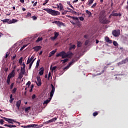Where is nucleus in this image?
I'll return each instance as SVG.
<instances>
[{
    "label": "nucleus",
    "mask_w": 128,
    "mask_h": 128,
    "mask_svg": "<svg viewBox=\"0 0 128 128\" xmlns=\"http://www.w3.org/2000/svg\"><path fill=\"white\" fill-rule=\"evenodd\" d=\"M68 18H70L71 19L70 20V22L71 24H72L74 26V24H76L78 26H80V22L78 20V18L76 16H68Z\"/></svg>",
    "instance_id": "f257e3e1"
},
{
    "label": "nucleus",
    "mask_w": 128,
    "mask_h": 128,
    "mask_svg": "<svg viewBox=\"0 0 128 128\" xmlns=\"http://www.w3.org/2000/svg\"><path fill=\"white\" fill-rule=\"evenodd\" d=\"M51 86L52 90L50 92V98L48 100L47 99L46 100L44 101V104H48L52 100V96H54V90H56V87H54L52 84H51Z\"/></svg>",
    "instance_id": "f03ea898"
},
{
    "label": "nucleus",
    "mask_w": 128,
    "mask_h": 128,
    "mask_svg": "<svg viewBox=\"0 0 128 128\" xmlns=\"http://www.w3.org/2000/svg\"><path fill=\"white\" fill-rule=\"evenodd\" d=\"M43 10L46 12L48 14H52V16H58L60 14V12L52 10V9H50L48 8H43Z\"/></svg>",
    "instance_id": "7ed1b4c3"
},
{
    "label": "nucleus",
    "mask_w": 128,
    "mask_h": 128,
    "mask_svg": "<svg viewBox=\"0 0 128 128\" xmlns=\"http://www.w3.org/2000/svg\"><path fill=\"white\" fill-rule=\"evenodd\" d=\"M14 76H16V70H13L8 76L6 80L7 84H10V78H14Z\"/></svg>",
    "instance_id": "20e7f679"
},
{
    "label": "nucleus",
    "mask_w": 128,
    "mask_h": 128,
    "mask_svg": "<svg viewBox=\"0 0 128 128\" xmlns=\"http://www.w3.org/2000/svg\"><path fill=\"white\" fill-rule=\"evenodd\" d=\"M102 16H104V12H100V22L101 24H106L110 22V20L106 19L104 18H102Z\"/></svg>",
    "instance_id": "39448f33"
},
{
    "label": "nucleus",
    "mask_w": 128,
    "mask_h": 128,
    "mask_svg": "<svg viewBox=\"0 0 128 128\" xmlns=\"http://www.w3.org/2000/svg\"><path fill=\"white\" fill-rule=\"evenodd\" d=\"M112 34L114 36H115L116 38L118 36H120V30H112Z\"/></svg>",
    "instance_id": "423d86ee"
},
{
    "label": "nucleus",
    "mask_w": 128,
    "mask_h": 128,
    "mask_svg": "<svg viewBox=\"0 0 128 128\" xmlns=\"http://www.w3.org/2000/svg\"><path fill=\"white\" fill-rule=\"evenodd\" d=\"M65 55H66V52L62 51L60 53L56 54V58H58V56H62V58H66Z\"/></svg>",
    "instance_id": "0eeeda50"
},
{
    "label": "nucleus",
    "mask_w": 128,
    "mask_h": 128,
    "mask_svg": "<svg viewBox=\"0 0 128 128\" xmlns=\"http://www.w3.org/2000/svg\"><path fill=\"white\" fill-rule=\"evenodd\" d=\"M73 56H74V54L72 52L69 51V52H67V53L66 52L65 58H72V57Z\"/></svg>",
    "instance_id": "6e6552de"
},
{
    "label": "nucleus",
    "mask_w": 128,
    "mask_h": 128,
    "mask_svg": "<svg viewBox=\"0 0 128 128\" xmlns=\"http://www.w3.org/2000/svg\"><path fill=\"white\" fill-rule=\"evenodd\" d=\"M22 128H38V126L36 124H32L28 125L27 126H22Z\"/></svg>",
    "instance_id": "1a4fd4ad"
},
{
    "label": "nucleus",
    "mask_w": 128,
    "mask_h": 128,
    "mask_svg": "<svg viewBox=\"0 0 128 128\" xmlns=\"http://www.w3.org/2000/svg\"><path fill=\"white\" fill-rule=\"evenodd\" d=\"M37 82H36L37 86H42V80L40 79V76H37L36 77Z\"/></svg>",
    "instance_id": "9d476101"
},
{
    "label": "nucleus",
    "mask_w": 128,
    "mask_h": 128,
    "mask_svg": "<svg viewBox=\"0 0 128 128\" xmlns=\"http://www.w3.org/2000/svg\"><path fill=\"white\" fill-rule=\"evenodd\" d=\"M54 36L53 37V36H52L50 38V40H56L59 36V33L58 32H54Z\"/></svg>",
    "instance_id": "9b49d317"
},
{
    "label": "nucleus",
    "mask_w": 128,
    "mask_h": 128,
    "mask_svg": "<svg viewBox=\"0 0 128 128\" xmlns=\"http://www.w3.org/2000/svg\"><path fill=\"white\" fill-rule=\"evenodd\" d=\"M10 120H8V124H13L14 122H16V124H18L19 126L20 124V122L16 121L14 119L10 118Z\"/></svg>",
    "instance_id": "f8f14e48"
},
{
    "label": "nucleus",
    "mask_w": 128,
    "mask_h": 128,
    "mask_svg": "<svg viewBox=\"0 0 128 128\" xmlns=\"http://www.w3.org/2000/svg\"><path fill=\"white\" fill-rule=\"evenodd\" d=\"M32 50H34V52H38V50H42V46H36L33 47Z\"/></svg>",
    "instance_id": "ddd939ff"
},
{
    "label": "nucleus",
    "mask_w": 128,
    "mask_h": 128,
    "mask_svg": "<svg viewBox=\"0 0 128 128\" xmlns=\"http://www.w3.org/2000/svg\"><path fill=\"white\" fill-rule=\"evenodd\" d=\"M21 104H22L21 100H19L16 102V108H18V110L20 109V106Z\"/></svg>",
    "instance_id": "4468645a"
},
{
    "label": "nucleus",
    "mask_w": 128,
    "mask_h": 128,
    "mask_svg": "<svg viewBox=\"0 0 128 128\" xmlns=\"http://www.w3.org/2000/svg\"><path fill=\"white\" fill-rule=\"evenodd\" d=\"M4 126H8V128H16V126L14 124H4Z\"/></svg>",
    "instance_id": "2eb2a0df"
},
{
    "label": "nucleus",
    "mask_w": 128,
    "mask_h": 128,
    "mask_svg": "<svg viewBox=\"0 0 128 128\" xmlns=\"http://www.w3.org/2000/svg\"><path fill=\"white\" fill-rule=\"evenodd\" d=\"M105 40L107 42H108V44H112V40H110V38L108 36H106V37L105 38Z\"/></svg>",
    "instance_id": "dca6fc26"
},
{
    "label": "nucleus",
    "mask_w": 128,
    "mask_h": 128,
    "mask_svg": "<svg viewBox=\"0 0 128 128\" xmlns=\"http://www.w3.org/2000/svg\"><path fill=\"white\" fill-rule=\"evenodd\" d=\"M44 67H42L40 68V71L39 72L40 76H42L44 74Z\"/></svg>",
    "instance_id": "f3484780"
},
{
    "label": "nucleus",
    "mask_w": 128,
    "mask_h": 128,
    "mask_svg": "<svg viewBox=\"0 0 128 128\" xmlns=\"http://www.w3.org/2000/svg\"><path fill=\"white\" fill-rule=\"evenodd\" d=\"M24 73L20 72L18 74V80H22V77L24 76Z\"/></svg>",
    "instance_id": "a211bd4d"
},
{
    "label": "nucleus",
    "mask_w": 128,
    "mask_h": 128,
    "mask_svg": "<svg viewBox=\"0 0 128 128\" xmlns=\"http://www.w3.org/2000/svg\"><path fill=\"white\" fill-rule=\"evenodd\" d=\"M94 0H88L87 4L88 6H90V5L94 2Z\"/></svg>",
    "instance_id": "6ab92c4d"
},
{
    "label": "nucleus",
    "mask_w": 128,
    "mask_h": 128,
    "mask_svg": "<svg viewBox=\"0 0 128 128\" xmlns=\"http://www.w3.org/2000/svg\"><path fill=\"white\" fill-rule=\"evenodd\" d=\"M59 6L60 12H62V10H64V6L62 3H59Z\"/></svg>",
    "instance_id": "aec40b11"
},
{
    "label": "nucleus",
    "mask_w": 128,
    "mask_h": 128,
    "mask_svg": "<svg viewBox=\"0 0 128 128\" xmlns=\"http://www.w3.org/2000/svg\"><path fill=\"white\" fill-rule=\"evenodd\" d=\"M76 49V45H71L70 47L69 48V50H75Z\"/></svg>",
    "instance_id": "412c9836"
},
{
    "label": "nucleus",
    "mask_w": 128,
    "mask_h": 128,
    "mask_svg": "<svg viewBox=\"0 0 128 128\" xmlns=\"http://www.w3.org/2000/svg\"><path fill=\"white\" fill-rule=\"evenodd\" d=\"M82 43L81 42L78 41L77 42V47L78 48H80V46H82Z\"/></svg>",
    "instance_id": "4be33fe9"
},
{
    "label": "nucleus",
    "mask_w": 128,
    "mask_h": 128,
    "mask_svg": "<svg viewBox=\"0 0 128 128\" xmlns=\"http://www.w3.org/2000/svg\"><path fill=\"white\" fill-rule=\"evenodd\" d=\"M76 62V60H72L68 64V66H72V64H74V62Z\"/></svg>",
    "instance_id": "5701e85b"
},
{
    "label": "nucleus",
    "mask_w": 128,
    "mask_h": 128,
    "mask_svg": "<svg viewBox=\"0 0 128 128\" xmlns=\"http://www.w3.org/2000/svg\"><path fill=\"white\" fill-rule=\"evenodd\" d=\"M116 12V10H113L112 13V16H118V13H114Z\"/></svg>",
    "instance_id": "b1692460"
},
{
    "label": "nucleus",
    "mask_w": 128,
    "mask_h": 128,
    "mask_svg": "<svg viewBox=\"0 0 128 128\" xmlns=\"http://www.w3.org/2000/svg\"><path fill=\"white\" fill-rule=\"evenodd\" d=\"M17 20L16 19H12V20H10L8 22V24H14V22H16Z\"/></svg>",
    "instance_id": "393cba45"
},
{
    "label": "nucleus",
    "mask_w": 128,
    "mask_h": 128,
    "mask_svg": "<svg viewBox=\"0 0 128 128\" xmlns=\"http://www.w3.org/2000/svg\"><path fill=\"white\" fill-rule=\"evenodd\" d=\"M42 37H39L36 40V42H42Z\"/></svg>",
    "instance_id": "a878e982"
},
{
    "label": "nucleus",
    "mask_w": 128,
    "mask_h": 128,
    "mask_svg": "<svg viewBox=\"0 0 128 128\" xmlns=\"http://www.w3.org/2000/svg\"><path fill=\"white\" fill-rule=\"evenodd\" d=\"M22 74H24V72H26V68H22V67L20 69V72Z\"/></svg>",
    "instance_id": "bb28decb"
},
{
    "label": "nucleus",
    "mask_w": 128,
    "mask_h": 128,
    "mask_svg": "<svg viewBox=\"0 0 128 128\" xmlns=\"http://www.w3.org/2000/svg\"><path fill=\"white\" fill-rule=\"evenodd\" d=\"M86 14H88V18L90 17V16H92V12H90L88 11V10H86Z\"/></svg>",
    "instance_id": "cd10ccee"
},
{
    "label": "nucleus",
    "mask_w": 128,
    "mask_h": 128,
    "mask_svg": "<svg viewBox=\"0 0 128 128\" xmlns=\"http://www.w3.org/2000/svg\"><path fill=\"white\" fill-rule=\"evenodd\" d=\"M30 110V106H28V107L26 108H25L26 112H27V113L29 112H30V111H29Z\"/></svg>",
    "instance_id": "c85d7f7f"
},
{
    "label": "nucleus",
    "mask_w": 128,
    "mask_h": 128,
    "mask_svg": "<svg viewBox=\"0 0 128 128\" xmlns=\"http://www.w3.org/2000/svg\"><path fill=\"white\" fill-rule=\"evenodd\" d=\"M10 19H4L2 20V22H8H8H10Z\"/></svg>",
    "instance_id": "c756f323"
},
{
    "label": "nucleus",
    "mask_w": 128,
    "mask_h": 128,
    "mask_svg": "<svg viewBox=\"0 0 128 128\" xmlns=\"http://www.w3.org/2000/svg\"><path fill=\"white\" fill-rule=\"evenodd\" d=\"M66 9L68 10V12H72V14H74V10H72V8H67Z\"/></svg>",
    "instance_id": "7c9ffc66"
},
{
    "label": "nucleus",
    "mask_w": 128,
    "mask_h": 128,
    "mask_svg": "<svg viewBox=\"0 0 128 128\" xmlns=\"http://www.w3.org/2000/svg\"><path fill=\"white\" fill-rule=\"evenodd\" d=\"M60 62H62V64H66V62H68V58L64 59V60H61Z\"/></svg>",
    "instance_id": "2f4dec72"
},
{
    "label": "nucleus",
    "mask_w": 128,
    "mask_h": 128,
    "mask_svg": "<svg viewBox=\"0 0 128 128\" xmlns=\"http://www.w3.org/2000/svg\"><path fill=\"white\" fill-rule=\"evenodd\" d=\"M40 60L38 59L36 62V68H38V66H40Z\"/></svg>",
    "instance_id": "473e14b6"
},
{
    "label": "nucleus",
    "mask_w": 128,
    "mask_h": 128,
    "mask_svg": "<svg viewBox=\"0 0 128 128\" xmlns=\"http://www.w3.org/2000/svg\"><path fill=\"white\" fill-rule=\"evenodd\" d=\"M32 60H30V57L28 58L27 62H26V64H30V62H32Z\"/></svg>",
    "instance_id": "72a5a7b5"
},
{
    "label": "nucleus",
    "mask_w": 128,
    "mask_h": 128,
    "mask_svg": "<svg viewBox=\"0 0 128 128\" xmlns=\"http://www.w3.org/2000/svg\"><path fill=\"white\" fill-rule=\"evenodd\" d=\"M16 88H14V89L12 90V93L13 94H16Z\"/></svg>",
    "instance_id": "f704fd0d"
},
{
    "label": "nucleus",
    "mask_w": 128,
    "mask_h": 128,
    "mask_svg": "<svg viewBox=\"0 0 128 128\" xmlns=\"http://www.w3.org/2000/svg\"><path fill=\"white\" fill-rule=\"evenodd\" d=\"M124 64V60H122V62L118 63V66H120L121 64Z\"/></svg>",
    "instance_id": "c9c22d12"
},
{
    "label": "nucleus",
    "mask_w": 128,
    "mask_h": 128,
    "mask_svg": "<svg viewBox=\"0 0 128 128\" xmlns=\"http://www.w3.org/2000/svg\"><path fill=\"white\" fill-rule=\"evenodd\" d=\"M113 44L114 46H118V42H116V41H114L113 42Z\"/></svg>",
    "instance_id": "e433bc0d"
},
{
    "label": "nucleus",
    "mask_w": 128,
    "mask_h": 128,
    "mask_svg": "<svg viewBox=\"0 0 128 128\" xmlns=\"http://www.w3.org/2000/svg\"><path fill=\"white\" fill-rule=\"evenodd\" d=\"M56 52V50H54L52 51V52H50V54L52 56H54Z\"/></svg>",
    "instance_id": "4c0bfd02"
},
{
    "label": "nucleus",
    "mask_w": 128,
    "mask_h": 128,
    "mask_svg": "<svg viewBox=\"0 0 128 128\" xmlns=\"http://www.w3.org/2000/svg\"><path fill=\"white\" fill-rule=\"evenodd\" d=\"M22 57H21L19 60L18 62L19 64H22Z\"/></svg>",
    "instance_id": "58836bf2"
},
{
    "label": "nucleus",
    "mask_w": 128,
    "mask_h": 128,
    "mask_svg": "<svg viewBox=\"0 0 128 128\" xmlns=\"http://www.w3.org/2000/svg\"><path fill=\"white\" fill-rule=\"evenodd\" d=\"M26 86H27V88H30V81H28L26 83Z\"/></svg>",
    "instance_id": "ea45409f"
},
{
    "label": "nucleus",
    "mask_w": 128,
    "mask_h": 128,
    "mask_svg": "<svg viewBox=\"0 0 128 128\" xmlns=\"http://www.w3.org/2000/svg\"><path fill=\"white\" fill-rule=\"evenodd\" d=\"M3 119L4 120H6V122H8V120H11L10 119L8 118H3Z\"/></svg>",
    "instance_id": "a19ab883"
},
{
    "label": "nucleus",
    "mask_w": 128,
    "mask_h": 128,
    "mask_svg": "<svg viewBox=\"0 0 128 128\" xmlns=\"http://www.w3.org/2000/svg\"><path fill=\"white\" fill-rule=\"evenodd\" d=\"M27 46V45H24L20 48V50L22 51V50H24V48Z\"/></svg>",
    "instance_id": "79ce46f5"
},
{
    "label": "nucleus",
    "mask_w": 128,
    "mask_h": 128,
    "mask_svg": "<svg viewBox=\"0 0 128 128\" xmlns=\"http://www.w3.org/2000/svg\"><path fill=\"white\" fill-rule=\"evenodd\" d=\"M49 0H45L44 2L42 4V6H46Z\"/></svg>",
    "instance_id": "37998d69"
},
{
    "label": "nucleus",
    "mask_w": 128,
    "mask_h": 128,
    "mask_svg": "<svg viewBox=\"0 0 128 128\" xmlns=\"http://www.w3.org/2000/svg\"><path fill=\"white\" fill-rule=\"evenodd\" d=\"M32 16V14L28 12L27 13V14L26 16L27 18H30V16Z\"/></svg>",
    "instance_id": "c03bdc74"
},
{
    "label": "nucleus",
    "mask_w": 128,
    "mask_h": 128,
    "mask_svg": "<svg viewBox=\"0 0 128 128\" xmlns=\"http://www.w3.org/2000/svg\"><path fill=\"white\" fill-rule=\"evenodd\" d=\"M4 120L2 119H0V124L2 125L4 124Z\"/></svg>",
    "instance_id": "a18cd8bd"
},
{
    "label": "nucleus",
    "mask_w": 128,
    "mask_h": 128,
    "mask_svg": "<svg viewBox=\"0 0 128 128\" xmlns=\"http://www.w3.org/2000/svg\"><path fill=\"white\" fill-rule=\"evenodd\" d=\"M66 12H68V10H64V12H62V16H64V14H66Z\"/></svg>",
    "instance_id": "49530a36"
},
{
    "label": "nucleus",
    "mask_w": 128,
    "mask_h": 128,
    "mask_svg": "<svg viewBox=\"0 0 128 128\" xmlns=\"http://www.w3.org/2000/svg\"><path fill=\"white\" fill-rule=\"evenodd\" d=\"M96 3H94V4H92V6H91V8H96Z\"/></svg>",
    "instance_id": "de8ad7c7"
},
{
    "label": "nucleus",
    "mask_w": 128,
    "mask_h": 128,
    "mask_svg": "<svg viewBox=\"0 0 128 128\" xmlns=\"http://www.w3.org/2000/svg\"><path fill=\"white\" fill-rule=\"evenodd\" d=\"M70 68V66H66L65 68H64L63 70L66 71V70H68V68Z\"/></svg>",
    "instance_id": "09e8293b"
},
{
    "label": "nucleus",
    "mask_w": 128,
    "mask_h": 128,
    "mask_svg": "<svg viewBox=\"0 0 128 128\" xmlns=\"http://www.w3.org/2000/svg\"><path fill=\"white\" fill-rule=\"evenodd\" d=\"M98 114V112H95L93 113L94 116H96Z\"/></svg>",
    "instance_id": "8fccbe9b"
},
{
    "label": "nucleus",
    "mask_w": 128,
    "mask_h": 128,
    "mask_svg": "<svg viewBox=\"0 0 128 128\" xmlns=\"http://www.w3.org/2000/svg\"><path fill=\"white\" fill-rule=\"evenodd\" d=\"M52 76V73L50 72H49L48 74V80H50V78Z\"/></svg>",
    "instance_id": "3c124183"
},
{
    "label": "nucleus",
    "mask_w": 128,
    "mask_h": 128,
    "mask_svg": "<svg viewBox=\"0 0 128 128\" xmlns=\"http://www.w3.org/2000/svg\"><path fill=\"white\" fill-rule=\"evenodd\" d=\"M88 42H90V41H88V40H87L85 42L84 44L86 46H88Z\"/></svg>",
    "instance_id": "603ef678"
},
{
    "label": "nucleus",
    "mask_w": 128,
    "mask_h": 128,
    "mask_svg": "<svg viewBox=\"0 0 128 128\" xmlns=\"http://www.w3.org/2000/svg\"><path fill=\"white\" fill-rule=\"evenodd\" d=\"M14 83L11 84V85L10 86V90H12V88H14Z\"/></svg>",
    "instance_id": "864d4df0"
},
{
    "label": "nucleus",
    "mask_w": 128,
    "mask_h": 128,
    "mask_svg": "<svg viewBox=\"0 0 128 128\" xmlns=\"http://www.w3.org/2000/svg\"><path fill=\"white\" fill-rule=\"evenodd\" d=\"M14 98H12V99H10V104H12V102H14Z\"/></svg>",
    "instance_id": "5fc2aeb1"
},
{
    "label": "nucleus",
    "mask_w": 128,
    "mask_h": 128,
    "mask_svg": "<svg viewBox=\"0 0 128 128\" xmlns=\"http://www.w3.org/2000/svg\"><path fill=\"white\" fill-rule=\"evenodd\" d=\"M33 64L30 62L29 64V70H30L32 68V66Z\"/></svg>",
    "instance_id": "6e6d98bb"
},
{
    "label": "nucleus",
    "mask_w": 128,
    "mask_h": 128,
    "mask_svg": "<svg viewBox=\"0 0 128 128\" xmlns=\"http://www.w3.org/2000/svg\"><path fill=\"white\" fill-rule=\"evenodd\" d=\"M32 18H33L34 20H37L38 18L36 16H33L32 17Z\"/></svg>",
    "instance_id": "4d7b16f0"
},
{
    "label": "nucleus",
    "mask_w": 128,
    "mask_h": 128,
    "mask_svg": "<svg viewBox=\"0 0 128 128\" xmlns=\"http://www.w3.org/2000/svg\"><path fill=\"white\" fill-rule=\"evenodd\" d=\"M38 38V34H36L34 36V38Z\"/></svg>",
    "instance_id": "13d9d810"
},
{
    "label": "nucleus",
    "mask_w": 128,
    "mask_h": 128,
    "mask_svg": "<svg viewBox=\"0 0 128 128\" xmlns=\"http://www.w3.org/2000/svg\"><path fill=\"white\" fill-rule=\"evenodd\" d=\"M22 66H23L22 68H26V64H24V62H22Z\"/></svg>",
    "instance_id": "bf43d9fd"
},
{
    "label": "nucleus",
    "mask_w": 128,
    "mask_h": 128,
    "mask_svg": "<svg viewBox=\"0 0 128 128\" xmlns=\"http://www.w3.org/2000/svg\"><path fill=\"white\" fill-rule=\"evenodd\" d=\"M55 24H62V23L60 22H58V21H56Z\"/></svg>",
    "instance_id": "052dcab7"
},
{
    "label": "nucleus",
    "mask_w": 128,
    "mask_h": 128,
    "mask_svg": "<svg viewBox=\"0 0 128 128\" xmlns=\"http://www.w3.org/2000/svg\"><path fill=\"white\" fill-rule=\"evenodd\" d=\"M16 58V55H14V56H13L12 58V60H14V58Z\"/></svg>",
    "instance_id": "680f3d73"
},
{
    "label": "nucleus",
    "mask_w": 128,
    "mask_h": 128,
    "mask_svg": "<svg viewBox=\"0 0 128 128\" xmlns=\"http://www.w3.org/2000/svg\"><path fill=\"white\" fill-rule=\"evenodd\" d=\"M80 20L82 21V20H84V17L80 16Z\"/></svg>",
    "instance_id": "e2e57ef3"
},
{
    "label": "nucleus",
    "mask_w": 128,
    "mask_h": 128,
    "mask_svg": "<svg viewBox=\"0 0 128 128\" xmlns=\"http://www.w3.org/2000/svg\"><path fill=\"white\" fill-rule=\"evenodd\" d=\"M56 66H54L52 68V70H56Z\"/></svg>",
    "instance_id": "0e129e2a"
},
{
    "label": "nucleus",
    "mask_w": 128,
    "mask_h": 128,
    "mask_svg": "<svg viewBox=\"0 0 128 128\" xmlns=\"http://www.w3.org/2000/svg\"><path fill=\"white\" fill-rule=\"evenodd\" d=\"M34 98H36V94H34L32 96V100H34Z\"/></svg>",
    "instance_id": "69168bd1"
},
{
    "label": "nucleus",
    "mask_w": 128,
    "mask_h": 128,
    "mask_svg": "<svg viewBox=\"0 0 128 128\" xmlns=\"http://www.w3.org/2000/svg\"><path fill=\"white\" fill-rule=\"evenodd\" d=\"M38 4V2H36L34 4H33V6H36Z\"/></svg>",
    "instance_id": "338daca9"
},
{
    "label": "nucleus",
    "mask_w": 128,
    "mask_h": 128,
    "mask_svg": "<svg viewBox=\"0 0 128 128\" xmlns=\"http://www.w3.org/2000/svg\"><path fill=\"white\" fill-rule=\"evenodd\" d=\"M57 118H52V122H56V120Z\"/></svg>",
    "instance_id": "774afa93"
}]
</instances>
